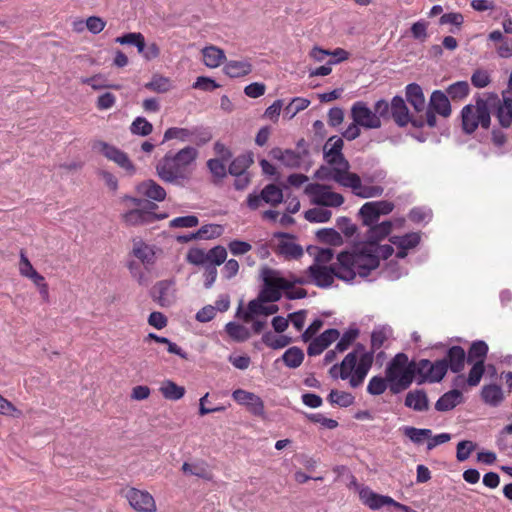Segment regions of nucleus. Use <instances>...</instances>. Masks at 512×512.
Listing matches in <instances>:
<instances>
[{"label":"nucleus","mask_w":512,"mask_h":512,"mask_svg":"<svg viewBox=\"0 0 512 512\" xmlns=\"http://www.w3.org/2000/svg\"><path fill=\"white\" fill-rule=\"evenodd\" d=\"M197 156V149L191 146L184 147L176 153H166L156 165L158 177L166 183L183 185L191 177Z\"/></svg>","instance_id":"f257e3e1"},{"label":"nucleus","mask_w":512,"mask_h":512,"mask_svg":"<svg viewBox=\"0 0 512 512\" xmlns=\"http://www.w3.org/2000/svg\"><path fill=\"white\" fill-rule=\"evenodd\" d=\"M354 259L350 251H343L337 255L336 263L330 266L312 264L308 267L307 273L319 288L332 286L335 277L345 282H352L358 275Z\"/></svg>","instance_id":"f03ea898"},{"label":"nucleus","mask_w":512,"mask_h":512,"mask_svg":"<svg viewBox=\"0 0 512 512\" xmlns=\"http://www.w3.org/2000/svg\"><path fill=\"white\" fill-rule=\"evenodd\" d=\"M374 361V353L365 346L357 343L353 351L349 352L340 363V378L349 379L352 388H357L364 382Z\"/></svg>","instance_id":"7ed1b4c3"},{"label":"nucleus","mask_w":512,"mask_h":512,"mask_svg":"<svg viewBox=\"0 0 512 512\" xmlns=\"http://www.w3.org/2000/svg\"><path fill=\"white\" fill-rule=\"evenodd\" d=\"M416 362L409 361L404 353H398L388 363L385 374L392 394H398L410 387L416 375Z\"/></svg>","instance_id":"20e7f679"},{"label":"nucleus","mask_w":512,"mask_h":512,"mask_svg":"<svg viewBox=\"0 0 512 512\" xmlns=\"http://www.w3.org/2000/svg\"><path fill=\"white\" fill-rule=\"evenodd\" d=\"M394 252L391 245H360L350 251L355 258L354 265L358 269V276L367 277L372 270L379 267L380 257L389 258Z\"/></svg>","instance_id":"39448f33"},{"label":"nucleus","mask_w":512,"mask_h":512,"mask_svg":"<svg viewBox=\"0 0 512 512\" xmlns=\"http://www.w3.org/2000/svg\"><path fill=\"white\" fill-rule=\"evenodd\" d=\"M498 100L497 94L491 93L487 99L477 97L476 104L466 105L461 111L462 127L465 133H473L479 125L487 129L490 126V112L488 105L490 102H496Z\"/></svg>","instance_id":"423d86ee"},{"label":"nucleus","mask_w":512,"mask_h":512,"mask_svg":"<svg viewBox=\"0 0 512 512\" xmlns=\"http://www.w3.org/2000/svg\"><path fill=\"white\" fill-rule=\"evenodd\" d=\"M263 288L259 293L262 302H277L281 299V290L287 288L286 278L280 276L279 271L264 268L261 272Z\"/></svg>","instance_id":"0eeeda50"},{"label":"nucleus","mask_w":512,"mask_h":512,"mask_svg":"<svg viewBox=\"0 0 512 512\" xmlns=\"http://www.w3.org/2000/svg\"><path fill=\"white\" fill-rule=\"evenodd\" d=\"M305 193L311 197L314 204L325 207H339L344 203V197L331 191L327 185L311 183L305 187Z\"/></svg>","instance_id":"6e6552de"},{"label":"nucleus","mask_w":512,"mask_h":512,"mask_svg":"<svg viewBox=\"0 0 512 512\" xmlns=\"http://www.w3.org/2000/svg\"><path fill=\"white\" fill-rule=\"evenodd\" d=\"M438 114L444 118L451 115V104L449 97L441 90L432 92L426 109V123L430 128H434L437 124L436 116Z\"/></svg>","instance_id":"1a4fd4ad"},{"label":"nucleus","mask_w":512,"mask_h":512,"mask_svg":"<svg viewBox=\"0 0 512 512\" xmlns=\"http://www.w3.org/2000/svg\"><path fill=\"white\" fill-rule=\"evenodd\" d=\"M416 375H418V384L424 382H440L447 373V364L444 361L437 360L431 362L428 359H421L416 362Z\"/></svg>","instance_id":"9d476101"},{"label":"nucleus","mask_w":512,"mask_h":512,"mask_svg":"<svg viewBox=\"0 0 512 512\" xmlns=\"http://www.w3.org/2000/svg\"><path fill=\"white\" fill-rule=\"evenodd\" d=\"M350 115L364 129H379L382 126L380 117L364 101H356L351 107Z\"/></svg>","instance_id":"9b49d317"},{"label":"nucleus","mask_w":512,"mask_h":512,"mask_svg":"<svg viewBox=\"0 0 512 512\" xmlns=\"http://www.w3.org/2000/svg\"><path fill=\"white\" fill-rule=\"evenodd\" d=\"M273 238L279 239V242L273 246L274 252L285 259H299L303 256V248L295 243L294 235L286 232H275Z\"/></svg>","instance_id":"f8f14e48"},{"label":"nucleus","mask_w":512,"mask_h":512,"mask_svg":"<svg viewBox=\"0 0 512 512\" xmlns=\"http://www.w3.org/2000/svg\"><path fill=\"white\" fill-rule=\"evenodd\" d=\"M331 167L322 165L320 166L315 174L314 177L319 180H334L341 186L345 187L346 183L348 181V178L351 174L349 172L350 164L349 163H328Z\"/></svg>","instance_id":"ddd939ff"},{"label":"nucleus","mask_w":512,"mask_h":512,"mask_svg":"<svg viewBox=\"0 0 512 512\" xmlns=\"http://www.w3.org/2000/svg\"><path fill=\"white\" fill-rule=\"evenodd\" d=\"M175 279L158 281L150 290V296L159 306L170 307L176 300Z\"/></svg>","instance_id":"4468645a"},{"label":"nucleus","mask_w":512,"mask_h":512,"mask_svg":"<svg viewBox=\"0 0 512 512\" xmlns=\"http://www.w3.org/2000/svg\"><path fill=\"white\" fill-rule=\"evenodd\" d=\"M232 398L239 405L245 406L251 414L255 416H264V402L253 392H249L244 389H236L232 393Z\"/></svg>","instance_id":"2eb2a0df"},{"label":"nucleus","mask_w":512,"mask_h":512,"mask_svg":"<svg viewBox=\"0 0 512 512\" xmlns=\"http://www.w3.org/2000/svg\"><path fill=\"white\" fill-rule=\"evenodd\" d=\"M345 187L351 188L354 195L363 199L379 197L384 192V188L380 185L363 184L356 173L350 174Z\"/></svg>","instance_id":"dca6fc26"},{"label":"nucleus","mask_w":512,"mask_h":512,"mask_svg":"<svg viewBox=\"0 0 512 512\" xmlns=\"http://www.w3.org/2000/svg\"><path fill=\"white\" fill-rule=\"evenodd\" d=\"M126 498L133 509L138 512H155L156 504L152 495L146 491L130 488Z\"/></svg>","instance_id":"f3484780"},{"label":"nucleus","mask_w":512,"mask_h":512,"mask_svg":"<svg viewBox=\"0 0 512 512\" xmlns=\"http://www.w3.org/2000/svg\"><path fill=\"white\" fill-rule=\"evenodd\" d=\"M359 497L362 503L372 510H378L386 505L403 509L406 508V506L396 502L393 498L377 494L368 487L361 489Z\"/></svg>","instance_id":"a211bd4d"},{"label":"nucleus","mask_w":512,"mask_h":512,"mask_svg":"<svg viewBox=\"0 0 512 512\" xmlns=\"http://www.w3.org/2000/svg\"><path fill=\"white\" fill-rule=\"evenodd\" d=\"M343 140L338 136H332L328 139L323 148L324 159L327 163H349L343 153Z\"/></svg>","instance_id":"6ab92c4d"},{"label":"nucleus","mask_w":512,"mask_h":512,"mask_svg":"<svg viewBox=\"0 0 512 512\" xmlns=\"http://www.w3.org/2000/svg\"><path fill=\"white\" fill-rule=\"evenodd\" d=\"M440 360L447 364V370L450 369L453 373H459L464 369L467 357L461 346H452L448 349L446 356Z\"/></svg>","instance_id":"aec40b11"},{"label":"nucleus","mask_w":512,"mask_h":512,"mask_svg":"<svg viewBox=\"0 0 512 512\" xmlns=\"http://www.w3.org/2000/svg\"><path fill=\"white\" fill-rule=\"evenodd\" d=\"M391 118L399 127H405L411 121L409 109L401 96H394L391 100Z\"/></svg>","instance_id":"412c9836"},{"label":"nucleus","mask_w":512,"mask_h":512,"mask_svg":"<svg viewBox=\"0 0 512 512\" xmlns=\"http://www.w3.org/2000/svg\"><path fill=\"white\" fill-rule=\"evenodd\" d=\"M367 227L366 242L363 245H376L391 233L393 225L391 221L387 220Z\"/></svg>","instance_id":"4be33fe9"},{"label":"nucleus","mask_w":512,"mask_h":512,"mask_svg":"<svg viewBox=\"0 0 512 512\" xmlns=\"http://www.w3.org/2000/svg\"><path fill=\"white\" fill-rule=\"evenodd\" d=\"M124 221L131 226L152 223L155 220L164 218L165 215L158 216L151 210L133 209L124 214Z\"/></svg>","instance_id":"5701e85b"},{"label":"nucleus","mask_w":512,"mask_h":512,"mask_svg":"<svg viewBox=\"0 0 512 512\" xmlns=\"http://www.w3.org/2000/svg\"><path fill=\"white\" fill-rule=\"evenodd\" d=\"M405 406L418 412L427 411L429 400L424 390L417 389L407 393L405 397Z\"/></svg>","instance_id":"b1692460"},{"label":"nucleus","mask_w":512,"mask_h":512,"mask_svg":"<svg viewBox=\"0 0 512 512\" xmlns=\"http://www.w3.org/2000/svg\"><path fill=\"white\" fill-rule=\"evenodd\" d=\"M137 190L143 196L154 201H163L166 197L165 189L154 180H146L140 183Z\"/></svg>","instance_id":"393cba45"},{"label":"nucleus","mask_w":512,"mask_h":512,"mask_svg":"<svg viewBox=\"0 0 512 512\" xmlns=\"http://www.w3.org/2000/svg\"><path fill=\"white\" fill-rule=\"evenodd\" d=\"M253 66L248 60H230L224 65V73L231 78H240L249 75Z\"/></svg>","instance_id":"a878e982"},{"label":"nucleus","mask_w":512,"mask_h":512,"mask_svg":"<svg viewBox=\"0 0 512 512\" xmlns=\"http://www.w3.org/2000/svg\"><path fill=\"white\" fill-rule=\"evenodd\" d=\"M406 99L416 112H422L425 109V97L420 85L416 83L408 84L405 88Z\"/></svg>","instance_id":"bb28decb"},{"label":"nucleus","mask_w":512,"mask_h":512,"mask_svg":"<svg viewBox=\"0 0 512 512\" xmlns=\"http://www.w3.org/2000/svg\"><path fill=\"white\" fill-rule=\"evenodd\" d=\"M264 302L257 299L251 300L248 303L247 312L244 315V321L249 322L252 319V315H272L278 312L279 308L277 305L264 306Z\"/></svg>","instance_id":"cd10ccee"},{"label":"nucleus","mask_w":512,"mask_h":512,"mask_svg":"<svg viewBox=\"0 0 512 512\" xmlns=\"http://www.w3.org/2000/svg\"><path fill=\"white\" fill-rule=\"evenodd\" d=\"M462 393L453 389L444 393L436 402L435 409L440 412L452 410L462 401Z\"/></svg>","instance_id":"c85d7f7f"},{"label":"nucleus","mask_w":512,"mask_h":512,"mask_svg":"<svg viewBox=\"0 0 512 512\" xmlns=\"http://www.w3.org/2000/svg\"><path fill=\"white\" fill-rule=\"evenodd\" d=\"M481 398L486 404L497 407L504 399L503 390L496 384L485 385L481 390Z\"/></svg>","instance_id":"c756f323"},{"label":"nucleus","mask_w":512,"mask_h":512,"mask_svg":"<svg viewBox=\"0 0 512 512\" xmlns=\"http://www.w3.org/2000/svg\"><path fill=\"white\" fill-rule=\"evenodd\" d=\"M204 64L209 68L220 66L226 59L224 51L216 46H208L202 49Z\"/></svg>","instance_id":"7c9ffc66"},{"label":"nucleus","mask_w":512,"mask_h":512,"mask_svg":"<svg viewBox=\"0 0 512 512\" xmlns=\"http://www.w3.org/2000/svg\"><path fill=\"white\" fill-rule=\"evenodd\" d=\"M497 118L500 125L504 128L510 127L512 124V93L503 95V102L497 109Z\"/></svg>","instance_id":"2f4dec72"},{"label":"nucleus","mask_w":512,"mask_h":512,"mask_svg":"<svg viewBox=\"0 0 512 512\" xmlns=\"http://www.w3.org/2000/svg\"><path fill=\"white\" fill-rule=\"evenodd\" d=\"M159 391L165 399L171 401H177L185 395V388L172 380L163 381Z\"/></svg>","instance_id":"473e14b6"},{"label":"nucleus","mask_w":512,"mask_h":512,"mask_svg":"<svg viewBox=\"0 0 512 512\" xmlns=\"http://www.w3.org/2000/svg\"><path fill=\"white\" fill-rule=\"evenodd\" d=\"M132 253L147 267L153 265L155 262V253L153 249L141 241L134 244Z\"/></svg>","instance_id":"72a5a7b5"},{"label":"nucleus","mask_w":512,"mask_h":512,"mask_svg":"<svg viewBox=\"0 0 512 512\" xmlns=\"http://www.w3.org/2000/svg\"><path fill=\"white\" fill-rule=\"evenodd\" d=\"M304 352L301 348L293 346L288 348L281 357V360L291 369L298 368L304 360Z\"/></svg>","instance_id":"f704fd0d"},{"label":"nucleus","mask_w":512,"mask_h":512,"mask_svg":"<svg viewBox=\"0 0 512 512\" xmlns=\"http://www.w3.org/2000/svg\"><path fill=\"white\" fill-rule=\"evenodd\" d=\"M487 353H488V345L486 344V342H484L482 340L474 341L471 344V346L468 350V353L466 355L467 362L473 363L476 361H481L482 363H484Z\"/></svg>","instance_id":"c9c22d12"},{"label":"nucleus","mask_w":512,"mask_h":512,"mask_svg":"<svg viewBox=\"0 0 512 512\" xmlns=\"http://www.w3.org/2000/svg\"><path fill=\"white\" fill-rule=\"evenodd\" d=\"M253 163V155L246 153L236 157L229 165L228 171L231 175L246 173V170Z\"/></svg>","instance_id":"e433bc0d"},{"label":"nucleus","mask_w":512,"mask_h":512,"mask_svg":"<svg viewBox=\"0 0 512 512\" xmlns=\"http://www.w3.org/2000/svg\"><path fill=\"white\" fill-rule=\"evenodd\" d=\"M261 340L267 347L274 350L282 349L292 342L291 337L287 335L276 336L271 331L265 332Z\"/></svg>","instance_id":"4c0bfd02"},{"label":"nucleus","mask_w":512,"mask_h":512,"mask_svg":"<svg viewBox=\"0 0 512 512\" xmlns=\"http://www.w3.org/2000/svg\"><path fill=\"white\" fill-rule=\"evenodd\" d=\"M263 201L271 206H277L283 201V192L275 184H268L261 190Z\"/></svg>","instance_id":"58836bf2"},{"label":"nucleus","mask_w":512,"mask_h":512,"mask_svg":"<svg viewBox=\"0 0 512 512\" xmlns=\"http://www.w3.org/2000/svg\"><path fill=\"white\" fill-rule=\"evenodd\" d=\"M327 400L332 405L346 408L354 404L355 397L349 392L333 389L330 391Z\"/></svg>","instance_id":"ea45409f"},{"label":"nucleus","mask_w":512,"mask_h":512,"mask_svg":"<svg viewBox=\"0 0 512 512\" xmlns=\"http://www.w3.org/2000/svg\"><path fill=\"white\" fill-rule=\"evenodd\" d=\"M420 235L416 232L407 233L403 236H393L390 241L397 246V248H402L406 250H410L415 248L420 243Z\"/></svg>","instance_id":"a19ab883"},{"label":"nucleus","mask_w":512,"mask_h":512,"mask_svg":"<svg viewBox=\"0 0 512 512\" xmlns=\"http://www.w3.org/2000/svg\"><path fill=\"white\" fill-rule=\"evenodd\" d=\"M364 226L374 225L379 223L381 215L377 212L370 202L362 205L358 212Z\"/></svg>","instance_id":"79ce46f5"},{"label":"nucleus","mask_w":512,"mask_h":512,"mask_svg":"<svg viewBox=\"0 0 512 512\" xmlns=\"http://www.w3.org/2000/svg\"><path fill=\"white\" fill-rule=\"evenodd\" d=\"M403 433L413 443L421 444L427 438H431L432 430L427 428H415L412 426H404L402 428Z\"/></svg>","instance_id":"37998d69"},{"label":"nucleus","mask_w":512,"mask_h":512,"mask_svg":"<svg viewBox=\"0 0 512 512\" xmlns=\"http://www.w3.org/2000/svg\"><path fill=\"white\" fill-rule=\"evenodd\" d=\"M470 87L467 81H458L448 86L446 95L452 100H462L469 94Z\"/></svg>","instance_id":"c03bdc74"},{"label":"nucleus","mask_w":512,"mask_h":512,"mask_svg":"<svg viewBox=\"0 0 512 512\" xmlns=\"http://www.w3.org/2000/svg\"><path fill=\"white\" fill-rule=\"evenodd\" d=\"M316 236L319 241L333 246L343 243L341 234L333 228H322L317 231Z\"/></svg>","instance_id":"a18cd8bd"},{"label":"nucleus","mask_w":512,"mask_h":512,"mask_svg":"<svg viewBox=\"0 0 512 512\" xmlns=\"http://www.w3.org/2000/svg\"><path fill=\"white\" fill-rule=\"evenodd\" d=\"M225 331L227 334L237 342H243L250 338L249 330L238 323L229 322L225 326Z\"/></svg>","instance_id":"49530a36"},{"label":"nucleus","mask_w":512,"mask_h":512,"mask_svg":"<svg viewBox=\"0 0 512 512\" xmlns=\"http://www.w3.org/2000/svg\"><path fill=\"white\" fill-rule=\"evenodd\" d=\"M130 132L133 135L148 136L153 131V125L144 117H136L130 125Z\"/></svg>","instance_id":"de8ad7c7"},{"label":"nucleus","mask_w":512,"mask_h":512,"mask_svg":"<svg viewBox=\"0 0 512 512\" xmlns=\"http://www.w3.org/2000/svg\"><path fill=\"white\" fill-rule=\"evenodd\" d=\"M389 387L387 377L373 376L367 385V392L372 396H379L383 394Z\"/></svg>","instance_id":"09e8293b"},{"label":"nucleus","mask_w":512,"mask_h":512,"mask_svg":"<svg viewBox=\"0 0 512 512\" xmlns=\"http://www.w3.org/2000/svg\"><path fill=\"white\" fill-rule=\"evenodd\" d=\"M193 133L194 132L191 131V129L171 127L165 131L163 141H169L172 139H178L183 142L190 141L192 140Z\"/></svg>","instance_id":"8fccbe9b"},{"label":"nucleus","mask_w":512,"mask_h":512,"mask_svg":"<svg viewBox=\"0 0 512 512\" xmlns=\"http://www.w3.org/2000/svg\"><path fill=\"white\" fill-rule=\"evenodd\" d=\"M182 471L185 474L194 475V476H197V477L203 478V479L211 478L210 472L208 471L206 464L203 462L193 463V464L185 462L182 465Z\"/></svg>","instance_id":"3c124183"},{"label":"nucleus","mask_w":512,"mask_h":512,"mask_svg":"<svg viewBox=\"0 0 512 512\" xmlns=\"http://www.w3.org/2000/svg\"><path fill=\"white\" fill-rule=\"evenodd\" d=\"M310 105V100L302 97L293 98L285 107L284 112L289 119L295 117L299 112L306 109Z\"/></svg>","instance_id":"603ef678"},{"label":"nucleus","mask_w":512,"mask_h":512,"mask_svg":"<svg viewBox=\"0 0 512 512\" xmlns=\"http://www.w3.org/2000/svg\"><path fill=\"white\" fill-rule=\"evenodd\" d=\"M186 261L195 266H206L208 264L207 252L198 247H192L186 254Z\"/></svg>","instance_id":"864d4df0"},{"label":"nucleus","mask_w":512,"mask_h":512,"mask_svg":"<svg viewBox=\"0 0 512 512\" xmlns=\"http://www.w3.org/2000/svg\"><path fill=\"white\" fill-rule=\"evenodd\" d=\"M92 148L93 150L103 154L110 161H113L115 157L122 151L119 148L101 140L94 141Z\"/></svg>","instance_id":"5fc2aeb1"},{"label":"nucleus","mask_w":512,"mask_h":512,"mask_svg":"<svg viewBox=\"0 0 512 512\" xmlns=\"http://www.w3.org/2000/svg\"><path fill=\"white\" fill-rule=\"evenodd\" d=\"M145 88L153 92L165 93L171 89V81L167 77L154 76L150 82L145 84Z\"/></svg>","instance_id":"6e6d98bb"},{"label":"nucleus","mask_w":512,"mask_h":512,"mask_svg":"<svg viewBox=\"0 0 512 512\" xmlns=\"http://www.w3.org/2000/svg\"><path fill=\"white\" fill-rule=\"evenodd\" d=\"M305 219L312 223H325L330 220L332 213L323 208H312L305 212Z\"/></svg>","instance_id":"4d7b16f0"},{"label":"nucleus","mask_w":512,"mask_h":512,"mask_svg":"<svg viewBox=\"0 0 512 512\" xmlns=\"http://www.w3.org/2000/svg\"><path fill=\"white\" fill-rule=\"evenodd\" d=\"M359 329L357 328H349L344 334L341 336L340 340L336 344V350L339 353L346 351L349 346L358 338Z\"/></svg>","instance_id":"13d9d810"},{"label":"nucleus","mask_w":512,"mask_h":512,"mask_svg":"<svg viewBox=\"0 0 512 512\" xmlns=\"http://www.w3.org/2000/svg\"><path fill=\"white\" fill-rule=\"evenodd\" d=\"M208 264L217 267L223 264L227 258V251L223 246H215L207 251Z\"/></svg>","instance_id":"bf43d9fd"},{"label":"nucleus","mask_w":512,"mask_h":512,"mask_svg":"<svg viewBox=\"0 0 512 512\" xmlns=\"http://www.w3.org/2000/svg\"><path fill=\"white\" fill-rule=\"evenodd\" d=\"M223 227L217 224L203 225L198 231H196L198 239H214L221 236Z\"/></svg>","instance_id":"052dcab7"},{"label":"nucleus","mask_w":512,"mask_h":512,"mask_svg":"<svg viewBox=\"0 0 512 512\" xmlns=\"http://www.w3.org/2000/svg\"><path fill=\"white\" fill-rule=\"evenodd\" d=\"M484 372V363L481 361L473 362V366L471 367L467 378L468 385L471 387L477 386L480 383Z\"/></svg>","instance_id":"680f3d73"},{"label":"nucleus","mask_w":512,"mask_h":512,"mask_svg":"<svg viewBox=\"0 0 512 512\" xmlns=\"http://www.w3.org/2000/svg\"><path fill=\"white\" fill-rule=\"evenodd\" d=\"M284 155L282 164L289 168H299L306 159L298 151L292 149H286Z\"/></svg>","instance_id":"e2e57ef3"},{"label":"nucleus","mask_w":512,"mask_h":512,"mask_svg":"<svg viewBox=\"0 0 512 512\" xmlns=\"http://www.w3.org/2000/svg\"><path fill=\"white\" fill-rule=\"evenodd\" d=\"M476 445L470 440H463L457 444L456 458L459 462H463L469 458L475 450Z\"/></svg>","instance_id":"0e129e2a"},{"label":"nucleus","mask_w":512,"mask_h":512,"mask_svg":"<svg viewBox=\"0 0 512 512\" xmlns=\"http://www.w3.org/2000/svg\"><path fill=\"white\" fill-rule=\"evenodd\" d=\"M198 223L199 220L195 215H187L172 219L169 225L172 228H192L197 226Z\"/></svg>","instance_id":"69168bd1"},{"label":"nucleus","mask_w":512,"mask_h":512,"mask_svg":"<svg viewBox=\"0 0 512 512\" xmlns=\"http://www.w3.org/2000/svg\"><path fill=\"white\" fill-rule=\"evenodd\" d=\"M491 82L490 74L487 70L477 69L471 76V83L476 88H484Z\"/></svg>","instance_id":"338daca9"},{"label":"nucleus","mask_w":512,"mask_h":512,"mask_svg":"<svg viewBox=\"0 0 512 512\" xmlns=\"http://www.w3.org/2000/svg\"><path fill=\"white\" fill-rule=\"evenodd\" d=\"M336 225L346 237L350 238L357 232V226L348 217H339Z\"/></svg>","instance_id":"774afa93"}]
</instances>
